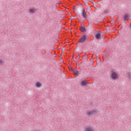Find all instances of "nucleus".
<instances>
[{
    "label": "nucleus",
    "mask_w": 131,
    "mask_h": 131,
    "mask_svg": "<svg viewBox=\"0 0 131 131\" xmlns=\"http://www.w3.org/2000/svg\"><path fill=\"white\" fill-rule=\"evenodd\" d=\"M98 112L99 111H98V110L97 109H95L87 111L86 114L89 117H91V116H93V115H96V114H97V113H98Z\"/></svg>",
    "instance_id": "obj_1"
},
{
    "label": "nucleus",
    "mask_w": 131,
    "mask_h": 131,
    "mask_svg": "<svg viewBox=\"0 0 131 131\" xmlns=\"http://www.w3.org/2000/svg\"><path fill=\"white\" fill-rule=\"evenodd\" d=\"M86 39H88V37H86V35L84 34L80 38L78 42L80 43H84V42L86 41Z\"/></svg>",
    "instance_id": "obj_2"
},
{
    "label": "nucleus",
    "mask_w": 131,
    "mask_h": 131,
    "mask_svg": "<svg viewBox=\"0 0 131 131\" xmlns=\"http://www.w3.org/2000/svg\"><path fill=\"white\" fill-rule=\"evenodd\" d=\"M112 78L114 79V80H116L118 78V74L116 73L115 72H113L112 74Z\"/></svg>",
    "instance_id": "obj_3"
},
{
    "label": "nucleus",
    "mask_w": 131,
    "mask_h": 131,
    "mask_svg": "<svg viewBox=\"0 0 131 131\" xmlns=\"http://www.w3.org/2000/svg\"><path fill=\"white\" fill-rule=\"evenodd\" d=\"M85 131H95L92 127L87 126L84 127Z\"/></svg>",
    "instance_id": "obj_4"
},
{
    "label": "nucleus",
    "mask_w": 131,
    "mask_h": 131,
    "mask_svg": "<svg viewBox=\"0 0 131 131\" xmlns=\"http://www.w3.org/2000/svg\"><path fill=\"white\" fill-rule=\"evenodd\" d=\"M130 17V14L127 13L124 16V20H129V18Z\"/></svg>",
    "instance_id": "obj_5"
},
{
    "label": "nucleus",
    "mask_w": 131,
    "mask_h": 131,
    "mask_svg": "<svg viewBox=\"0 0 131 131\" xmlns=\"http://www.w3.org/2000/svg\"><path fill=\"white\" fill-rule=\"evenodd\" d=\"M82 16L85 19L86 18V13H85V10H84V9H83L82 10Z\"/></svg>",
    "instance_id": "obj_6"
},
{
    "label": "nucleus",
    "mask_w": 131,
    "mask_h": 131,
    "mask_svg": "<svg viewBox=\"0 0 131 131\" xmlns=\"http://www.w3.org/2000/svg\"><path fill=\"white\" fill-rule=\"evenodd\" d=\"M36 10L35 9V8H34V9H30L29 10V12L31 14H34L35 13Z\"/></svg>",
    "instance_id": "obj_7"
},
{
    "label": "nucleus",
    "mask_w": 131,
    "mask_h": 131,
    "mask_svg": "<svg viewBox=\"0 0 131 131\" xmlns=\"http://www.w3.org/2000/svg\"><path fill=\"white\" fill-rule=\"evenodd\" d=\"M81 85H86L88 84V83H89V82H88V81L86 80H84L83 81H81Z\"/></svg>",
    "instance_id": "obj_8"
},
{
    "label": "nucleus",
    "mask_w": 131,
    "mask_h": 131,
    "mask_svg": "<svg viewBox=\"0 0 131 131\" xmlns=\"http://www.w3.org/2000/svg\"><path fill=\"white\" fill-rule=\"evenodd\" d=\"M36 88H41V86H42V84L39 82H37L36 83Z\"/></svg>",
    "instance_id": "obj_9"
},
{
    "label": "nucleus",
    "mask_w": 131,
    "mask_h": 131,
    "mask_svg": "<svg viewBox=\"0 0 131 131\" xmlns=\"http://www.w3.org/2000/svg\"><path fill=\"white\" fill-rule=\"evenodd\" d=\"M126 76H127V78H129V79H130V78H131V73L130 72H127L126 73Z\"/></svg>",
    "instance_id": "obj_10"
},
{
    "label": "nucleus",
    "mask_w": 131,
    "mask_h": 131,
    "mask_svg": "<svg viewBox=\"0 0 131 131\" xmlns=\"http://www.w3.org/2000/svg\"><path fill=\"white\" fill-rule=\"evenodd\" d=\"M96 38L97 39H100V38H101V33H98L97 34H96Z\"/></svg>",
    "instance_id": "obj_11"
},
{
    "label": "nucleus",
    "mask_w": 131,
    "mask_h": 131,
    "mask_svg": "<svg viewBox=\"0 0 131 131\" xmlns=\"http://www.w3.org/2000/svg\"><path fill=\"white\" fill-rule=\"evenodd\" d=\"M80 31H81V32H85V31H86V30L85 29V28L83 27H81L80 28Z\"/></svg>",
    "instance_id": "obj_12"
},
{
    "label": "nucleus",
    "mask_w": 131,
    "mask_h": 131,
    "mask_svg": "<svg viewBox=\"0 0 131 131\" xmlns=\"http://www.w3.org/2000/svg\"><path fill=\"white\" fill-rule=\"evenodd\" d=\"M73 72L75 75H78L79 73V72L78 71L75 70H73Z\"/></svg>",
    "instance_id": "obj_13"
},
{
    "label": "nucleus",
    "mask_w": 131,
    "mask_h": 131,
    "mask_svg": "<svg viewBox=\"0 0 131 131\" xmlns=\"http://www.w3.org/2000/svg\"><path fill=\"white\" fill-rule=\"evenodd\" d=\"M4 64H5V61L0 58V65H4Z\"/></svg>",
    "instance_id": "obj_14"
},
{
    "label": "nucleus",
    "mask_w": 131,
    "mask_h": 131,
    "mask_svg": "<svg viewBox=\"0 0 131 131\" xmlns=\"http://www.w3.org/2000/svg\"><path fill=\"white\" fill-rule=\"evenodd\" d=\"M69 70H70V71H73V70H74V69H72V68L71 67L69 68Z\"/></svg>",
    "instance_id": "obj_15"
},
{
    "label": "nucleus",
    "mask_w": 131,
    "mask_h": 131,
    "mask_svg": "<svg viewBox=\"0 0 131 131\" xmlns=\"http://www.w3.org/2000/svg\"><path fill=\"white\" fill-rule=\"evenodd\" d=\"M130 28H131V23L129 24Z\"/></svg>",
    "instance_id": "obj_16"
}]
</instances>
